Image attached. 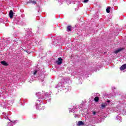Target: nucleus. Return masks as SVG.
<instances>
[{
	"label": "nucleus",
	"mask_w": 126,
	"mask_h": 126,
	"mask_svg": "<svg viewBox=\"0 0 126 126\" xmlns=\"http://www.w3.org/2000/svg\"><path fill=\"white\" fill-rule=\"evenodd\" d=\"M44 95H45V97H47V98L50 99L51 94H50L46 93L45 94V93L43 92L41 94L40 92L36 93V95L38 97V99H43Z\"/></svg>",
	"instance_id": "nucleus-1"
},
{
	"label": "nucleus",
	"mask_w": 126,
	"mask_h": 126,
	"mask_svg": "<svg viewBox=\"0 0 126 126\" xmlns=\"http://www.w3.org/2000/svg\"><path fill=\"white\" fill-rule=\"evenodd\" d=\"M44 95H45V97H47V98L50 99L51 94H50L46 93L45 94V93L43 92L41 94L40 92L36 93V95L38 97V99H43Z\"/></svg>",
	"instance_id": "nucleus-2"
},
{
	"label": "nucleus",
	"mask_w": 126,
	"mask_h": 126,
	"mask_svg": "<svg viewBox=\"0 0 126 126\" xmlns=\"http://www.w3.org/2000/svg\"><path fill=\"white\" fill-rule=\"evenodd\" d=\"M41 103H42V100H38L36 103V108L37 110H44L45 108L44 106L41 105Z\"/></svg>",
	"instance_id": "nucleus-3"
},
{
	"label": "nucleus",
	"mask_w": 126,
	"mask_h": 126,
	"mask_svg": "<svg viewBox=\"0 0 126 126\" xmlns=\"http://www.w3.org/2000/svg\"><path fill=\"white\" fill-rule=\"evenodd\" d=\"M56 63H57V64L59 65L62 64V63H63V59H62L61 57H59L58 58V61H56Z\"/></svg>",
	"instance_id": "nucleus-4"
},
{
	"label": "nucleus",
	"mask_w": 126,
	"mask_h": 126,
	"mask_svg": "<svg viewBox=\"0 0 126 126\" xmlns=\"http://www.w3.org/2000/svg\"><path fill=\"white\" fill-rule=\"evenodd\" d=\"M76 109H77V106H74L73 109L71 110V109H69V112L70 113V112H73L74 113H75V110H76Z\"/></svg>",
	"instance_id": "nucleus-5"
},
{
	"label": "nucleus",
	"mask_w": 126,
	"mask_h": 126,
	"mask_svg": "<svg viewBox=\"0 0 126 126\" xmlns=\"http://www.w3.org/2000/svg\"><path fill=\"white\" fill-rule=\"evenodd\" d=\"M125 69H126V64H124L120 67V70H125Z\"/></svg>",
	"instance_id": "nucleus-6"
},
{
	"label": "nucleus",
	"mask_w": 126,
	"mask_h": 126,
	"mask_svg": "<svg viewBox=\"0 0 126 126\" xmlns=\"http://www.w3.org/2000/svg\"><path fill=\"white\" fill-rule=\"evenodd\" d=\"M9 16L10 18H12L13 17V11L10 10L9 13Z\"/></svg>",
	"instance_id": "nucleus-7"
},
{
	"label": "nucleus",
	"mask_w": 126,
	"mask_h": 126,
	"mask_svg": "<svg viewBox=\"0 0 126 126\" xmlns=\"http://www.w3.org/2000/svg\"><path fill=\"white\" fill-rule=\"evenodd\" d=\"M123 48H119L118 50H116L114 51V54H118L119 52H121V51H122Z\"/></svg>",
	"instance_id": "nucleus-8"
},
{
	"label": "nucleus",
	"mask_w": 126,
	"mask_h": 126,
	"mask_svg": "<svg viewBox=\"0 0 126 126\" xmlns=\"http://www.w3.org/2000/svg\"><path fill=\"white\" fill-rule=\"evenodd\" d=\"M0 63H1V64H2V65H5V66L8 65V64H7V63H6V62H5V61H2L0 62Z\"/></svg>",
	"instance_id": "nucleus-9"
},
{
	"label": "nucleus",
	"mask_w": 126,
	"mask_h": 126,
	"mask_svg": "<svg viewBox=\"0 0 126 126\" xmlns=\"http://www.w3.org/2000/svg\"><path fill=\"white\" fill-rule=\"evenodd\" d=\"M108 105V103L107 102H105V103H102L101 104L102 108H106V106Z\"/></svg>",
	"instance_id": "nucleus-10"
},
{
	"label": "nucleus",
	"mask_w": 126,
	"mask_h": 126,
	"mask_svg": "<svg viewBox=\"0 0 126 126\" xmlns=\"http://www.w3.org/2000/svg\"><path fill=\"white\" fill-rule=\"evenodd\" d=\"M1 106H2V107H6V106H7V103L3 102L1 104Z\"/></svg>",
	"instance_id": "nucleus-11"
},
{
	"label": "nucleus",
	"mask_w": 126,
	"mask_h": 126,
	"mask_svg": "<svg viewBox=\"0 0 126 126\" xmlns=\"http://www.w3.org/2000/svg\"><path fill=\"white\" fill-rule=\"evenodd\" d=\"M83 125H84V124H83L82 121H79L78 122V126H83Z\"/></svg>",
	"instance_id": "nucleus-12"
},
{
	"label": "nucleus",
	"mask_w": 126,
	"mask_h": 126,
	"mask_svg": "<svg viewBox=\"0 0 126 126\" xmlns=\"http://www.w3.org/2000/svg\"><path fill=\"white\" fill-rule=\"evenodd\" d=\"M31 37V34L29 32H27V33L26 34L25 38H28V37Z\"/></svg>",
	"instance_id": "nucleus-13"
},
{
	"label": "nucleus",
	"mask_w": 126,
	"mask_h": 126,
	"mask_svg": "<svg viewBox=\"0 0 126 126\" xmlns=\"http://www.w3.org/2000/svg\"><path fill=\"white\" fill-rule=\"evenodd\" d=\"M110 9H111V7H108L106 9V12L107 13H110Z\"/></svg>",
	"instance_id": "nucleus-14"
},
{
	"label": "nucleus",
	"mask_w": 126,
	"mask_h": 126,
	"mask_svg": "<svg viewBox=\"0 0 126 126\" xmlns=\"http://www.w3.org/2000/svg\"><path fill=\"white\" fill-rule=\"evenodd\" d=\"M94 99L95 102H98L99 101V97L96 96Z\"/></svg>",
	"instance_id": "nucleus-15"
},
{
	"label": "nucleus",
	"mask_w": 126,
	"mask_h": 126,
	"mask_svg": "<svg viewBox=\"0 0 126 126\" xmlns=\"http://www.w3.org/2000/svg\"><path fill=\"white\" fill-rule=\"evenodd\" d=\"M117 120H119V121H120V122H122V118H121V117L117 116L116 117Z\"/></svg>",
	"instance_id": "nucleus-16"
},
{
	"label": "nucleus",
	"mask_w": 126,
	"mask_h": 126,
	"mask_svg": "<svg viewBox=\"0 0 126 126\" xmlns=\"http://www.w3.org/2000/svg\"><path fill=\"white\" fill-rule=\"evenodd\" d=\"M67 31H71V26H68L67 28Z\"/></svg>",
	"instance_id": "nucleus-17"
},
{
	"label": "nucleus",
	"mask_w": 126,
	"mask_h": 126,
	"mask_svg": "<svg viewBox=\"0 0 126 126\" xmlns=\"http://www.w3.org/2000/svg\"><path fill=\"white\" fill-rule=\"evenodd\" d=\"M4 119H5L6 120H8V117H7V116L6 115H5V116H4Z\"/></svg>",
	"instance_id": "nucleus-18"
},
{
	"label": "nucleus",
	"mask_w": 126,
	"mask_h": 126,
	"mask_svg": "<svg viewBox=\"0 0 126 126\" xmlns=\"http://www.w3.org/2000/svg\"><path fill=\"white\" fill-rule=\"evenodd\" d=\"M32 3H33V4H36V1H32Z\"/></svg>",
	"instance_id": "nucleus-19"
},
{
	"label": "nucleus",
	"mask_w": 126,
	"mask_h": 126,
	"mask_svg": "<svg viewBox=\"0 0 126 126\" xmlns=\"http://www.w3.org/2000/svg\"><path fill=\"white\" fill-rule=\"evenodd\" d=\"M84 2L85 3L88 2V0H84Z\"/></svg>",
	"instance_id": "nucleus-20"
},
{
	"label": "nucleus",
	"mask_w": 126,
	"mask_h": 126,
	"mask_svg": "<svg viewBox=\"0 0 126 126\" xmlns=\"http://www.w3.org/2000/svg\"><path fill=\"white\" fill-rule=\"evenodd\" d=\"M93 115H94V116H95V115H96V112L93 111Z\"/></svg>",
	"instance_id": "nucleus-21"
},
{
	"label": "nucleus",
	"mask_w": 126,
	"mask_h": 126,
	"mask_svg": "<svg viewBox=\"0 0 126 126\" xmlns=\"http://www.w3.org/2000/svg\"><path fill=\"white\" fill-rule=\"evenodd\" d=\"M37 73V71H35L34 73L33 74L35 75V74H36Z\"/></svg>",
	"instance_id": "nucleus-22"
},
{
	"label": "nucleus",
	"mask_w": 126,
	"mask_h": 126,
	"mask_svg": "<svg viewBox=\"0 0 126 126\" xmlns=\"http://www.w3.org/2000/svg\"><path fill=\"white\" fill-rule=\"evenodd\" d=\"M110 100L108 99L107 102L108 103V104H109V103H110Z\"/></svg>",
	"instance_id": "nucleus-23"
},
{
	"label": "nucleus",
	"mask_w": 126,
	"mask_h": 126,
	"mask_svg": "<svg viewBox=\"0 0 126 126\" xmlns=\"http://www.w3.org/2000/svg\"><path fill=\"white\" fill-rule=\"evenodd\" d=\"M76 117H77V115H76V114H75V117L76 118Z\"/></svg>",
	"instance_id": "nucleus-24"
},
{
	"label": "nucleus",
	"mask_w": 126,
	"mask_h": 126,
	"mask_svg": "<svg viewBox=\"0 0 126 126\" xmlns=\"http://www.w3.org/2000/svg\"><path fill=\"white\" fill-rule=\"evenodd\" d=\"M61 1H64V0H61Z\"/></svg>",
	"instance_id": "nucleus-25"
},
{
	"label": "nucleus",
	"mask_w": 126,
	"mask_h": 126,
	"mask_svg": "<svg viewBox=\"0 0 126 126\" xmlns=\"http://www.w3.org/2000/svg\"><path fill=\"white\" fill-rule=\"evenodd\" d=\"M97 96H99V94H98V95H97Z\"/></svg>",
	"instance_id": "nucleus-26"
},
{
	"label": "nucleus",
	"mask_w": 126,
	"mask_h": 126,
	"mask_svg": "<svg viewBox=\"0 0 126 126\" xmlns=\"http://www.w3.org/2000/svg\"><path fill=\"white\" fill-rule=\"evenodd\" d=\"M114 89H116V88H114Z\"/></svg>",
	"instance_id": "nucleus-27"
}]
</instances>
